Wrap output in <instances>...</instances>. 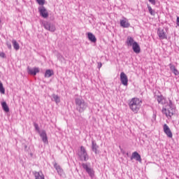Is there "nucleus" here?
I'll return each mask as SVG.
<instances>
[{"mask_svg": "<svg viewBox=\"0 0 179 179\" xmlns=\"http://www.w3.org/2000/svg\"><path fill=\"white\" fill-rule=\"evenodd\" d=\"M0 57H1V58H5L6 55H5L3 52H0Z\"/></svg>", "mask_w": 179, "mask_h": 179, "instance_id": "nucleus-32", "label": "nucleus"}, {"mask_svg": "<svg viewBox=\"0 0 179 179\" xmlns=\"http://www.w3.org/2000/svg\"><path fill=\"white\" fill-rule=\"evenodd\" d=\"M7 45L8 48H12V45H10V43H8Z\"/></svg>", "mask_w": 179, "mask_h": 179, "instance_id": "nucleus-35", "label": "nucleus"}, {"mask_svg": "<svg viewBox=\"0 0 179 179\" xmlns=\"http://www.w3.org/2000/svg\"><path fill=\"white\" fill-rule=\"evenodd\" d=\"M170 66V69L171 71H172V72H173L174 75L177 76L179 75V72L178 70H177V69H176V66L173 64H169Z\"/></svg>", "mask_w": 179, "mask_h": 179, "instance_id": "nucleus-21", "label": "nucleus"}, {"mask_svg": "<svg viewBox=\"0 0 179 179\" xmlns=\"http://www.w3.org/2000/svg\"><path fill=\"white\" fill-rule=\"evenodd\" d=\"M148 9L150 15H155V13L153 12V9H152V7L148 5Z\"/></svg>", "mask_w": 179, "mask_h": 179, "instance_id": "nucleus-28", "label": "nucleus"}, {"mask_svg": "<svg viewBox=\"0 0 179 179\" xmlns=\"http://www.w3.org/2000/svg\"><path fill=\"white\" fill-rule=\"evenodd\" d=\"M1 106H2L3 110L6 111V113H9V106H8V104H6V102H2Z\"/></svg>", "mask_w": 179, "mask_h": 179, "instance_id": "nucleus-23", "label": "nucleus"}, {"mask_svg": "<svg viewBox=\"0 0 179 179\" xmlns=\"http://www.w3.org/2000/svg\"><path fill=\"white\" fill-rule=\"evenodd\" d=\"M131 47L134 52L136 54H139L141 52V46L137 42H136Z\"/></svg>", "mask_w": 179, "mask_h": 179, "instance_id": "nucleus-14", "label": "nucleus"}, {"mask_svg": "<svg viewBox=\"0 0 179 179\" xmlns=\"http://www.w3.org/2000/svg\"><path fill=\"white\" fill-rule=\"evenodd\" d=\"M120 26L121 27H124V29H128V27H130L131 24L128 21V19L126 17H123L122 20H120Z\"/></svg>", "mask_w": 179, "mask_h": 179, "instance_id": "nucleus-9", "label": "nucleus"}, {"mask_svg": "<svg viewBox=\"0 0 179 179\" xmlns=\"http://www.w3.org/2000/svg\"><path fill=\"white\" fill-rule=\"evenodd\" d=\"M142 106V101L139 98H132L129 102V107L134 114H138Z\"/></svg>", "mask_w": 179, "mask_h": 179, "instance_id": "nucleus-1", "label": "nucleus"}, {"mask_svg": "<svg viewBox=\"0 0 179 179\" xmlns=\"http://www.w3.org/2000/svg\"><path fill=\"white\" fill-rule=\"evenodd\" d=\"M54 167L57 170V171L58 174H59V176H62V174H64V170L62 169V168H61V166L58 165V164L55 163Z\"/></svg>", "mask_w": 179, "mask_h": 179, "instance_id": "nucleus-17", "label": "nucleus"}, {"mask_svg": "<svg viewBox=\"0 0 179 179\" xmlns=\"http://www.w3.org/2000/svg\"><path fill=\"white\" fill-rule=\"evenodd\" d=\"M87 34L88 40H90V41H91L92 43H96V41H97V38H96V36L92 34V32H88Z\"/></svg>", "mask_w": 179, "mask_h": 179, "instance_id": "nucleus-16", "label": "nucleus"}, {"mask_svg": "<svg viewBox=\"0 0 179 179\" xmlns=\"http://www.w3.org/2000/svg\"><path fill=\"white\" fill-rule=\"evenodd\" d=\"M34 126L35 127V129L38 132V134L41 132L40 131V127H38V124L37 123H34Z\"/></svg>", "mask_w": 179, "mask_h": 179, "instance_id": "nucleus-30", "label": "nucleus"}, {"mask_svg": "<svg viewBox=\"0 0 179 179\" xmlns=\"http://www.w3.org/2000/svg\"><path fill=\"white\" fill-rule=\"evenodd\" d=\"M12 43H13V48L16 50H19V48H20V46L19 45V43H17V41H16V40L13 39L12 41Z\"/></svg>", "mask_w": 179, "mask_h": 179, "instance_id": "nucleus-24", "label": "nucleus"}, {"mask_svg": "<svg viewBox=\"0 0 179 179\" xmlns=\"http://www.w3.org/2000/svg\"><path fill=\"white\" fill-rule=\"evenodd\" d=\"M75 101L76 108L79 113H83V111L87 108V103H86L82 98H76Z\"/></svg>", "mask_w": 179, "mask_h": 179, "instance_id": "nucleus-3", "label": "nucleus"}, {"mask_svg": "<svg viewBox=\"0 0 179 179\" xmlns=\"http://www.w3.org/2000/svg\"><path fill=\"white\" fill-rule=\"evenodd\" d=\"M152 5H156V0H148Z\"/></svg>", "mask_w": 179, "mask_h": 179, "instance_id": "nucleus-31", "label": "nucleus"}, {"mask_svg": "<svg viewBox=\"0 0 179 179\" xmlns=\"http://www.w3.org/2000/svg\"><path fill=\"white\" fill-rule=\"evenodd\" d=\"M27 71L29 75H33L34 76H36L37 73L40 72V69H38V67H34V69H30L29 67H28Z\"/></svg>", "mask_w": 179, "mask_h": 179, "instance_id": "nucleus-11", "label": "nucleus"}, {"mask_svg": "<svg viewBox=\"0 0 179 179\" xmlns=\"http://www.w3.org/2000/svg\"><path fill=\"white\" fill-rule=\"evenodd\" d=\"M83 169L87 171V173L90 176V177H94V171L87 164H82Z\"/></svg>", "mask_w": 179, "mask_h": 179, "instance_id": "nucleus-8", "label": "nucleus"}, {"mask_svg": "<svg viewBox=\"0 0 179 179\" xmlns=\"http://www.w3.org/2000/svg\"><path fill=\"white\" fill-rule=\"evenodd\" d=\"M157 35L160 40H167V34H166L164 29H158Z\"/></svg>", "mask_w": 179, "mask_h": 179, "instance_id": "nucleus-6", "label": "nucleus"}, {"mask_svg": "<svg viewBox=\"0 0 179 179\" xmlns=\"http://www.w3.org/2000/svg\"><path fill=\"white\" fill-rule=\"evenodd\" d=\"M101 66H103V64H101V62L98 63V68H101Z\"/></svg>", "mask_w": 179, "mask_h": 179, "instance_id": "nucleus-34", "label": "nucleus"}, {"mask_svg": "<svg viewBox=\"0 0 179 179\" xmlns=\"http://www.w3.org/2000/svg\"><path fill=\"white\" fill-rule=\"evenodd\" d=\"M120 81L124 86H128V76L124 72L120 73Z\"/></svg>", "mask_w": 179, "mask_h": 179, "instance_id": "nucleus-7", "label": "nucleus"}, {"mask_svg": "<svg viewBox=\"0 0 179 179\" xmlns=\"http://www.w3.org/2000/svg\"><path fill=\"white\" fill-rule=\"evenodd\" d=\"M52 98H53L54 101H55V103H58L61 101V99H59V96H58V95L53 94Z\"/></svg>", "mask_w": 179, "mask_h": 179, "instance_id": "nucleus-26", "label": "nucleus"}, {"mask_svg": "<svg viewBox=\"0 0 179 179\" xmlns=\"http://www.w3.org/2000/svg\"><path fill=\"white\" fill-rule=\"evenodd\" d=\"M34 176H35L36 179H45L44 178V174H43V172H41V171L35 172Z\"/></svg>", "mask_w": 179, "mask_h": 179, "instance_id": "nucleus-19", "label": "nucleus"}, {"mask_svg": "<svg viewBox=\"0 0 179 179\" xmlns=\"http://www.w3.org/2000/svg\"><path fill=\"white\" fill-rule=\"evenodd\" d=\"M78 155L82 160L86 162L87 160V152H86V148L84 146L80 147V150L78 152Z\"/></svg>", "mask_w": 179, "mask_h": 179, "instance_id": "nucleus-4", "label": "nucleus"}, {"mask_svg": "<svg viewBox=\"0 0 179 179\" xmlns=\"http://www.w3.org/2000/svg\"><path fill=\"white\" fill-rule=\"evenodd\" d=\"M54 75V71L48 69L45 73V78H51Z\"/></svg>", "mask_w": 179, "mask_h": 179, "instance_id": "nucleus-20", "label": "nucleus"}, {"mask_svg": "<svg viewBox=\"0 0 179 179\" xmlns=\"http://www.w3.org/2000/svg\"><path fill=\"white\" fill-rule=\"evenodd\" d=\"M40 136L42 138L43 142L44 143H48V138L47 137V133L43 130L42 131H40Z\"/></svg>", "mask_w": 179, "mask_h": 179, "instance_id": "nucleus-13", "label": "nucleus"}, {"mask_svg": "<svg viewBox=\"0 0 179 179\" xmlns=\"http://www.w3.org/2000/svg\"><path fill=\"white\" fill-rule=\"evenodd\" d=\"M157 100L159 103V104H163L164 101H166V99L163 96V95L157 96Z\"/></svg>", "mask_w": 179, "mask_h": 179, "instance_id": "nucleus-22", "label": "nucleus"}, {"mask_svg": "<svg viewBox=\"0 0 179 179\" xmlns=\"http://www.w3.org/2000/svg\"><path fill=\"white\" fill-rule=\"evenodd\" d=\"M36 1L38 5H41L42 6L44 5V3H45V0H36Z\"/></svg>", "mask_w": 179, "mask_h": 179, "instance_id": "nucleus-29", "label": "nucleus"}, {"mask_svg": "<svg viewBox=\"0 0 179 179\" xmlns=\"http://www.w3.org/2000/svg\"><path fill=\"white\" fill-rule=\"evenodd\" d=\"M0 23H1V20H0Z\"/></svg>", "mask_w": 179, "mask_h": 179, "instance_id": "nucleus-36", "label": "nucleus"}, {"mask_svg": "<svg viewBox=\"0 0 179 179\" xmlns=\"http://www.w3.org/2000/svg\"><path fill=\"white\" fill-rule=\"evenodd\" d=\"M163 114H165L167 118H171L173 115H174V113H176V109L173 108V102L169 101V105H167L164 108L162 109Z\"/></svg>", "mask_w": 179, "mask_h": 179, "instance_id": "nucleus-2", "label": "nucleus"}, {"mask_svg": "<svg viewBox=\"0 0 179 179\" xmlns=\"http://www.w3.org/2000/svg\"><path fill=\"white\" fill-rule=\"evenodd\" d=\"M0 93L1 94H5V88L3 87V84L0 81Z\"/></svg>", "mask_w": 179, "mask_h": 179, "instance_id": "nucleus-27", "label": "nucleus"}, {"mask_svg": "<svg viewBox=\"0 0 179 179\" xmlns=\"http://www.w3.org/2000/svg\"><path fill=\"white\" fill-rule=\"evenodd\" d=\"M99 146H97V144L94 143V141H92V150L94 152V153L97 154V148Z\"/></svg>", "mask_w": 179, "mask_h": 179, "instance_id": "nucleus-25", "label": "nucleus"}, {"mask_svg": "<svg viewBox=\"0 0 179 179\" xmlns=\"http://www.w3.org/2000/svg\"><path fill=\"white\" fill-rule=\"evenodd\" d=\"M39 13L42 17L47 19L48 17V11L44 6H41L38 8Z\"/></svg>", "mask_w": 179, "mask_h": 179, "instance_id": "nucleus-5", "label": "nucleus"}, {"mask_svg": "<svg viewBox=\"0 0 179 179\" xmlns=\"http://www.w3.org/2000/svg\"><path fill=\"white\" fill-rule=\"evenodd\" d=\"M134 159H135L137 162H139V163H142V158L138 152H134L132 153L131 160H134Z\"/></svg>", "mask_w": 179, "mask_h": 179, "instance_id": "nucleus-12", "label": "nucleus"}, {"mask_svg": "<svg viewBox=\"0 0 179 179\" xmlns=\"http://www.w3.org/2000/svg\"><path fill=\"white\" fill-rule=\"evenodd\" d=\"M126 43H127V45L132 47L136 43V41H135L134 40V38H132L131 36H128Z\"/></svg>", "mask_w": 179, "mask_h": 179, "instance_id": "nucleus-18", "label": "nucleus"}, {"mask_svg": "<svg viewBox=\"0 0 179 179\" xmlns=\"http://www.w3.org/2000/svg\"><path fill=\"white\" fill-rule=\"evenodd\" d=\"M176 24H177V26L179 27V17H177Z\"/></svg>", "mask_w": 179, "mask_h": 179, "instance_id": "nucleus-33", "label": "nucleus"}, {"mask_svg": "<svg viewBox=\"0 0 179 179\" xmlns=\"http://www.w3.org/2000/svg\"><path fill=\"white\" fill-rule=\"evenodd\" d=\"M44 27L49 31H55V26L51 25V24L46 22L44 24Z\"/></svg>", "mask_w": 179, "mask_h": 179, "instance_id": "nucleus-15", "label": "nucleus"}, {"mask_svg": "<svg viewBox=\"0 0 179 179\" xmlns=\"http://www.w3.org/2000/svg\"><path fill=\"white\" fill-rule=\"evenodd\" d=\"M164 132L168 136V138H173V133L170 129V127L167 124H164Z\"/></svg>", "mask_w": 179, "mask_h": 179, "instance_id": "nucleus-10", "label": "nucleus"}]
</instances>
